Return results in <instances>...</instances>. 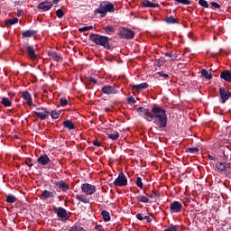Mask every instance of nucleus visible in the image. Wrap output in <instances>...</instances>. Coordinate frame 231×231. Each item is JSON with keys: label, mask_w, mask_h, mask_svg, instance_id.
Returning a JSON list of instances; mask_svg holds the SVG:
<instances>
[{"label": "nucleus", "mask_w": 231, "mask_h": 231, "mask_svg": "<svg viewBox=\"0 0 231 231\" xmlns=\"http://www.w3.org/2000/svg\"><path fill=\"white\" fill-rule=\"evenodd\" d=\"M127 102L130 104V106H134V104H136V100L133 97H127Z\"/></svg>", "instance_id": "nucleus-47"}, {"label": "nucleus", "mask_w": 231, "mask_h": 231, "mask_svg": "<svg viewBox=\"0 0 231 231\" xmlns=\"http://www.w3.org/2000/svg\"><path fill=\"white\" fill-rule=\"evenodd\" d=\"M37 34V31L35 30H27L23 31L22 33V37L28 38V37H33V35Z\"/></svg>", "instance_id": "nucleus-23"}, {"label": "nucleus", "mask_w": 231, "mask_h": 231, "mask_svg": "<svg viewBox=\"0 0 231 231\" xmlns=\"http://www.w3.org/2000/svg\"><path fill=\"white\" fill-rule=\"evenodd\" d=\"M139 116L146 120V122H152L159 129H165L167 127V111L162 106L154 105L151 110L143 106L137 108Z\"/></svg>", "instance_id": "nucleus-1"}, {"label": "nucleus", "mask_w": 231, "mask_h": 231, "mask_svg": "<svg viewBox=\"0 0 231 231\" xmlns=\"http://www.w3.org/2000/svg\"><path fill=\"white\" fill-rule=\"evenodd\" d=\"M51 110L46 107H38L32 112V116H38L40 120H46L50 116Z\"/></svg>", "instance_id": "nucleus-5"}, {"label": "nucleus", "mask_w": 231, "mask_h": 231, "mask_svg": "<svg viewBox=\"0 0 231 231\" xmlns=\"http://www.w3.org/2000/svg\"><path fill=\"white\" fill-rule=\"evenodd\" d=\"M81 190L87 196H93V194H95V192H97V187H95V185H93V184L83 183L81 185Z\"/></svg>", "instance_id": "nucleus-7"}, {"label": "nucleus", "mask_w": 231, "mask_h": 231, "mask_svg": "<svg viewBox=\"0 0 231 231\" xmlns=\"http://www.w3.org/2000/svg\"><path fill=\"white\" fill-rule=\"evenodd\" d=\"M219 95L222 104H226V101L231 98V92L227 88L221 87L219 88Z\"/></svg>", "instance_id": "nucleus-8"}, {"label": "nucleus", "mask_w": 231, "mask_h": 231, "mask_svg": "<svg viewBox=\"0 0 231 231\" xmlns=\"http://www.w3.org/2000/svg\"><path fill=\"white\" fill-rule=\"evenodd\" d=\"M101 216L103 217V220L105 223H107L108 221H111V216L109 215V212L107 210H103L101 212Z\"/></svg>", "instance_id": "nucleus-28"}, {"label": "nucleus", "mask_w": 231, "mask_h": 231, "mask_svg": "<svg viewBox=\"0 0 231 231\" xmlns=\"http://www.w3.org/2000/svg\"><path fill=\"white\" fill-rule=\"evenodd\" d=\"M18 23V18L8 19L5 21V26L8 28L9 26H14V24H17Z\"/></svg>", "instance_id": "nucleus-27"}, {"label": "nucleus", "mask_w": 231, "mask_h": 231, "mask_svg": "<svg viewBox=\"0 0 231 231\" xmlns=\"http://www.w3.org/2000/svg\"><path fill=\"white\" fill-rule=\"evenodd\" d=\"M89 30H93V25H89V26H87V27H81V28L79 29V32H88Z\"/></svg>", "instance_id": "nucleus-42"}, {"label": "nucleus", "mask_w": 231, "mask_h": 231, "mask_svg": "<svg viewBox=\"0 0 231 231\" xmlns=\"http://www.w3.org/2000/svg\"><path fill=\"white\" fill-rule=\"evenodd\" d=\"M143 193L145 194V189H143Z\"/></svg>", "instance_id": "nucleus-60"}, {"label": "nucleus", "mask_w": 231, "mask_h": 231, "mask_svg": "<svg viewBox=\"0 0 231 231\" xmlns=\"http://www.w3.org/2000/svg\"><path fill=\"white\" fill-rule=\"evenodd\" d=\"M53 211L55 214H57V217L60 219H64L65 221L68 220V211L64 208H54Z\"/></svg>", "instance_id": "nucleus-12"}, {"label": "nucleus", "mask_w": 231, "mask_h": 231, "mask_svg": "<svg viewBox=\"0 0 231 231\" xmlns=\"http://www.w3.org/2000/svg\"><path fill=\"white\" fill-rule=\"evenodd\" d=\"M89 39L97 46H102L105 50H113L112 39L102 34L91 33Z\"/></svg>", "instance_id": "nucleus-2"}, {"label": "nucleus", "mask_w": 231, "mask_h": 231, "mask_svg": "<svg viewBox=\"0 0 231 231\" xmlns=\"http://www.w3.org/2000/svg\"><path fill=\"white\" fill-rule=\"evenodd\" d=\"M104 31L106 33H107V35H111V33H115V27L107 25L104 27Z\"/></svg>", "instance_id": "nucleus-35"}, {"label": "nucleus", "mask_w": 231, "mask_h": 231, "mask_svg": "<svg viewBox=\"0 0 231 231\" xmlns=\"http://www.w3.org/2000/svg\"><path fill=\"white\" fill-rule=\"evenodd\" d=\"M160 192L156 191V190H152V194H150L148 196V198H150V199H158V198H160Z\"/></svg>", "instance_id": "nucleus-36"}, {"label": "nucleus", "mask_w": 231, "mask_h": 231, "mask_svg": "<svg viewBox=\"0 0 231 231\" xmlns=\"http://www.w3.org/2000/svg\"><path fill=\"white\" fill-rule=\"evenodd\" d=\"M38 10H41L42 12H49V10H51V8H53V3L45 0L42 3H40L37 5Z\"/></svg>", "instance_id": "nucleus-10"}, {"label": "nucleus", "mask_w": 231, "mask_h": 231, "mask_svg": "<svg viewBox=\"0 0 231 231\" xmlns=\"http://www.w3.org/2000/svg\"><path fill=\"white\" fill-rule=\"evenodd\" d=\"M50 115L53 120H57V118H59V116H60V113H59L57 111H51Z\"/></svg>", "instance_id": "nucleus-38"}, {"label": "nucleus", "mask_w": 231, "mask_h": 231, "mask_svg": "<svg viewBox=\"0 0 231 231\" xmlns=\"http://www.w3.org/2000/svg\"><path fill=\"white\" fill-rule=\"evenodd\" d=\"M2 104L5 107H10L12 106V101L8 97H3Z\"/></svg>", "instance_id": "nucleus-33"}, {"label": "nucleus", "mask_w": 231, "mask_h": 231, "mask_svg": "<svg viewBox=\"0 0 231 231\" xmlns=\"http://www.w3.org/2000/svg\"><path fill=\"white\" fill-rule=\"evenodd\" d=\"M180 230V226L179 225H170L168 228L165 231H178Z\"/></svg>", "instance_id": "nucleus-37"}, {"label": "nucleus", "mask_w": 231, "mask_h": 231, "mask_svg": "<svg viewBox=\"0 0 231 231\" xmlns=\"http://www.w3.org/2000/svg\"><path fill=\"white\" fill-rule=\"evenodd\" d=\"M158 75H159L160 77H163V79H169V74H165V73H163L162 71L158 72Z\"/></svg>", "instance_id": "nucleus-51"}, {"label": "nucleus", "mask_w": 231, "mask_h": 231, "mask_svg": "<svg viewBox=\"0 0 231 231\" xmlns=\"http://www.w3.org/2000/svg\"><path fill=\"white\" fill-rule=\"evenodd\" d=\"M136 219H138L139 221H143V215H142V213H137L135 215Z\"/></svg>", "instance_id": "nucleus-50"}, {"label": "nucleus", "mask_w": 231, "mask_h": 231, "mask_svg": "<svg viewBox=\"0 0 231 231\" xmlns=\"http://www.w3.org/2000/svg\"><path fill=\"white\" fill-rule=\"evenodd\" d=\"M199 5L203 8H208V2L207 0H199Z\"/></svg>", "instance_id": "nucleus-41"}, {"label": "nucleus", "mask_w": 231, "mask_h": 231, "mask_svg": "<svg viewBox=\"0 0 231 231\" xmlns=\"http://www.w3.org/2000/svg\"><path fill=\"white\" fill-rule=\"evenodd\" d=\"M211 8H217V10H219V8H221V5H219L217 2H211Z\"/></svg>", "instance_id": "nucleus-46"}, {"label": "nucleus", "mask_w": 231, "mask_h": 231, "mask_svg": "<svg viewBox=\"0 0 231 231\" xmlns=\"http://www.w3.org/2000/svg\"><path fill=\"white\" fill-rule=\"evenodd\" d=\"M51 162L50 160V157H48L47 154H43V155H41L38 159H37V162L40 164V165H48V163Z\"/></svg>", "instance_id": "nucleus-20"}, {"label": "nucleus", "mask_w": 231, "mask_h": 231, "mask_svg": "<svg viewBox=\"0 0 231 231\" xmlns=\"http://www.w3.org/2000/svg\"><path fill=\"white\" fill-rule=\"evenodd\" d=\"M89 82H93V84H97L98 80L95 79V78H88Z\"/></svg>", "instance_id": "nucleus-52"}, {"label": "nucleus", "mask_w": 231, "mask_h": 231, "mask_svg": "<svg viewBox=\"0 0 231 231\" xmlns=\"http://www.w3.org/2000/svg\"><path fill=\"white\" fill-rule=\"evenodd\" d=\"M53 185L58 187L62 192H68V190H69V185L66 184V181L64 180L54 181Z\"/></svg>", "instance_id": "nucleus-15"}, {"label": "nucleus", "mask_w": 231, "mask_h": 231, "mask_svg": "<svg viewBox=\"0 0 231 231\" xmlns=\"http://www.w3.org/2000/svg\"><path fill=\"white\" fill-rule=\"evenodd\" d=\"M43 93H48V90H44Z\"/></svg>", "instance_id": "nucleus-59"}, {"label": "nucleus", "mask_w": 231, "mask_h": 231, "mask_svg": "<svg viewBox=\"0 0 231 231\" xmlns=\"http://www.w3.org/2000/svg\"><path fill=\"white\" fill-rule=\"evenodd\" d=\"M113 185H115V187H126V185H127V177L125 176V174L121 171L118 174V177L113 182Z\"/></svg>", "instance_id": "nucleus-6"}, {"label": "nucleus", "mask_w": 231, "mask_h": 231, "mask_svg": "<svg viewBox=\"0 0 231 231\" xmlns=\"http://www.w3.org/2000/svg\"><path fill=\"white\" fill-rule=\"evenodd\" d=\"M110 131H111V128H108L106 131V136H107V138H109V140L116 141V140H118V138H120V134L118 132L114 131L111 134Z\"/></svg>", "instance_id": "nucleus-19"}, {"label": "nucleus", "mask_w": 231, "mask_h": 231, "mask_svg": "<svg viewBox=\"0 0 231 231\" xmlns=\"http://www.w3.org/2000/svg\"><path fill=\"white\" fill-rule=\"evenodd\" d=\"M183 206L180 201H173L170 204V211L173 214H178V212H181Z\"/></svg>", "instance_id": "nucleus-14"}, {"label": "nucleus", "mask_w": 231, "mask_h": 231, "mask_svg": "<svg viewBox=\"0 0 231 231\" xmlns=\"http://www.w3.org/2000/svg\"><path fill=\"white\" fill-rule=\"evenodd\" d=\"M185 152H189L190 154H196L199 152V148L198 147H189L185 149Z\"/></svg>", "instance_id": "nucleus-31"}, {"label": "nucleus", "mask_w": 231, "mask_h": 231, "mask_svg": "<svg viewBox=\"0 0 231 231\" xmlns=\"http://www.w3.org/2000/svg\"><path fill=\"white\" fill-rule=\"evenodd\" d=\"M105 111H106V113H108V111H110V108H109V107H106V108H105Z\"/></svg>", "instance_id": "nucleus-58"}, {"label": "nucleus", "mask_w": 231, "mask_h": 231, "mask_svg": "<svg viewBox=\"0 0 231 231\" xmlns=\"http://www.w3.org/2000/svg\"><path fill=\"white\" fill-rule=\"evenodd\" d=\"M200 73L203 78L207 79V80H212V73H208V70L206 69H202Z\"/></svg>", "instance_id": "nucleus-26"}, {"label": "nucleus", "mask_w": 231, "mask_h": 231, "mask_svg": "<svg viewBox=\"0 0 231 231\" xmlns=\"http://www.w3.org/2000/svg\"><path fill=\"white\" fill-rule=\"evenodd\" d=\"M226 162H219V164L217 165V169L218 171H221L222 172L226 171Z\"/></svg>", "instance_id": "nucleus-39"}, {"label": "nucleus", "mask_w": 231, "mask_h": 231, "mask_svg": "<svg viewBox=\"0 0 231 231\" xmlns=\"http://www.w3.org/2000/svg\"><path fill=\"white\" fill-rule=\"evenodd\" d=\"M165 57H169V59H172L174 55L172 54V52H165Z\"/></svg>", "instance_id": "nucleus-53"}, {"label": "nucleus", "mask_w": 231, "mask_h": 231, "mask_svg": "<svg viewBox=\"0 0 231 231\" xmlns=\"http://www.w3.org/2000/svg\"><path fill=\"white\" fill-rule=\"evenodd\" d=\"M115 5L108 1H103L100 3L99 7L95 10V14H101V15H106L107 13L114 14Z\"/></svg>", "instance_id": "nucleus-3"}, {"label": "nucleus", "mask_w": 231, "mask_h": 231, "mask_svg": "<svg viewBox=\"0 0 231 231\" xmlns=\"http://www.w3.org/2000/svg\"><path fill=\"white\" fill-rule=\"evenodd\" d=\"M143 219H146L147 223H152V214L150 216H144Z\"/></svg>", "instance_id": "nucleus-49"}, {"label": "nucleus", "mask_w": 231, "mask_h": 231, "mask_svg": "<svg viewBox=\"0 0 231 231\" xmlns=\"http://www.w3.org/2000/svg\"><path fill=\"white\" fill-rule=\"evenodd\" d=\"M25 165H27V167H33V162H32V158H27L24 161Z\"/></svg>", "instance_id": "nucleus-45"}, {"label": "nucleus", "mask_w": 231, "mask_h": 231, "mask_svg": "<svg viewBox=\"0 0 231 231\" xmlns=\"http://www.w3.org/2000/svg\"><path fill=\"white\" fill-rule=\"evenodd\" d=\"M220 152H222V154H223L224 161L226 162V160H228V153H226L225 149H221Z\"/></svg>", "instance_id": "nucleus-48"}, {"label": "nucleus", "mask_w": 231, "mask_h": 231, "mask_svg": "<svg viewBox=\"0 0 231 231\" xmlns=\"http://www.w3.org/2000/svg\"><path fill=\"white\" fill-rule=\"evenodd\" d=\"M132 88V91H142V89H147L149 88V84L147 82H143L138 85H130Z\"/></svg>", "instance_id": "nucleus-18"}, {"label": "nucleus", "mask_w": 231, "mask_h": 231, "mask_svg": "<svg viewBox=\"0 0 231 231\" xmlns=\"http://www.w3.org/2000/svg\"><path fill=\"white\" fill-rule=\"evenodd\" d=\"M23 98L26 101V105L30 106V107H35V105L33 104V101L32 100V94L28 91L23 92Z\"/></svg>", "instance_id": "nucleus-16"}, {"label": "nucleus", "mask_w": 231, "mask_h": 231, "mask_svg": "<svg viewBox=\"0 0 231 231\" xmlns=\"http://www.w3.org/2000/svg\"><path fill=\"white\" fill-rule=\"evenodd\" d=\"M55 196H57V191H55V189H51L50 190L44 189L40 198L43 201H46V199H48L49 198H55Z\"/></svg>", "instance_id": "nucleus-11"}, {"label": "nucleus", "mask_w": 231, "mask_h": 231, "mask_svg": "<svg viewBox=\"0 0 231 231\" xmlns=\"http://www.w3.org/2000/svg\"><path fill=\"white\" fill-rule=\"evenodd\" d=\"M135 183L137 187H139V189H143V182H142V177H137Z\"/></svg>", "instance_id": "nucleus-40"}, {"label": "nucleus", "mask_w": 231, "mask_h": 231, "mask_svg": "<svg viewBox=\"0 0 231 231\" xmlns=\"http://www.w3.org/2000/svg\"><path fill=\"white\" fill-rule=\"evenodd\" d=\"M104 95H116L118 94V90L116 86L106 85L104 86L101 89Z\"/></svg>", "instance_id": "nucleus-13"}, {"label": "nucleus", "mask_w": 231, "mask_h": 231, "mask_svg": "<svg viewBox=\"0 0 231 231\" xmlns=\"http://www.w3.org/2000/svg\"><path fill=\"white\" fill-rule=\"evenodd\" d=\"M21 51H23V53H26L30 60L35 61L37 60V59H39V56L37 55V52L35 51V48H33V45L25 43L22 45Z\"/></svg>", "instance_id": "nucleus-4"}, {"label": "nucleus", "mask_w": 231, "mask_h": 231, "mask_svg": "<svg viewBox=\"0 0 231 231\" xmlns=\"http://www.w3.org/2000/svg\"><path fill=\"white\" fill-rule=\"evenodd\" d=\"M69 231H86V229H84L80 225L75 224L69 228Z\"/></svg>", "instance_id": "nucleus-32"}, {"label": "nucleus", "mask_w": 231, "mask_h": 231, "mask_svg": "<svg viewBox=\"0 0 231 231\" xmlns=\"http://www.w3.org/2000/svg\"><path fill=\"white\" fill-rule=\"evenodd\" d=\"M136 201H140V203H149V194H146L145 196L139 195L135 197Z\"/></svg>", "instance_id": "nucleus-25"}, {"label": "nucleus", "mask_w": 231, "mask_h": 231, "mask_svg": "<svg viewBox=\"0 0 231 231\" xmlns=\"http://www.w3.org/2000/svg\"><path fill=\"white\" fill-rule=\"evenodd\" d=\"M6 203H15V201H17V197L12 194H9L6 196V199H5Z\"/></svg>", "instance_id": "nucleus-29"}, {"label": "nucleus", "mask_w": 231, "mask_h": 231, "mask_svg": "<svg viewBox=\"0 0 231 231\" xmlns=\"http://www.w3.org/2000/svg\"><path fill=\"white\" fill-rule=\"evenodd\" d=\"M95 228L96 230L102 231V226H97Z\"/></svg>", "instance_id": "nucleus-57"}, {"label": "nucleus", "mask_w": 231, "mask_h": 231, "mask_svg": "<svg viewBox=\"0 0 231 231\" xmlns=\"http://www.w3.org/2000/svg\"><path fill=\"white\" fill-rule=\"evenodd\" d=\"M75 198L79 201H81V203H85V205L89 203V199L84 197L83 195H76Z\"/></svg>", "instance_id": "nucleus-30"}, {"label": "nucleus", "mask_w": 231, "mask_h": 231, "mask_svg": "<svg viewBox=\"0 0 231 231\" xmlns=\"http://www.w3.org/2000/svg\"><path fill=\"white\" fill-rule=\"evenodd\" d=\"M208 160H213L214 162H216V160H217V158H216L214 155H210V154L208 155Z\"/></svg>", "instance_id": "nucleus-54"}, {"label": "nucleus", "mask_w": 231, "mask_h": 231, "mask_svg": "<svg viewBox=\"0 0 231 231\" xmlns=\"http://www.w3.org/2000/svg\"><path fill=\"white\" fill-rule=\"evenodd\" d=\"M49 57H51L52 60H55V62H62V56L57 54V52H50Z\"/></svg>", "instance_id": "nucleus-24"}, {"label": "nucleus", "mask_w": 231, "mask_h": 231, "mask_svg": "<svg viewBox=\"0 0 231 231\" xmlns=\"http://www.w3.org/2000/svg\"><path fill=\"white\" fill-rule=\"evenodd\" d=\"M56 15L59 19H62V16L64 15V11H62V9H58L56 11Z\"/></svg>", "instance_id": "nucleus-43"}, {"label": "nucleus", "mask_w": 231, "mask_h": 231, "mask_svg": "<svg viewBox=\"0 0 231 231\" xmlns=\"http://www.w3.org/2000/svg\"><path fill=\"white\" fill-rule=\"evenodd\" d=\"M63 127H65V129H68L69 131H73V129H75V123H73V121L67 119L62 123Z\"/></svg>", "instance_id": "nucleus-21"}, {"label": "nucleus", "mask_w": 231, "mask_h": 231, "mask_svg": "<svg viewBox=\"0 0 231 231\" xmlns=\"http://www.w3.org/2000/svg\"><path fill=\"white\" fill-rule=\"evenodd\" d=\"M60 104L61 107H64V106H68V99L64 97L60 98Z\"/></svg>", "instance_id": "nucleus-44"}, {"label": "nucleus", "mask_w": 231, "mask_h": 231, "mask_svg": "<svg viewBox=\"0 0 231 231\" xmlns=\"http://www.w3.org/2000/svg\"><path fill=\"white\" fill-rule=\"evenodd\" d=\"M119 36L121 39H134V31L127 28H122L119 31Z\"/></svg>", "instance_id": "nucleus-9"}, {"label": "nucleus", "mask_w": 231, "mask_h": 231, "mask_svg": "<svg viewBox=\"0 0 231 231\" xmlns=\"http://www.w3.org/2000/svg\"><path fill=\"white\" fill-rule=\"evenodd\" d=\"M220 79H222L226 82H231V71L230 70L222 71L220 74Z\"/></svg>", "instance_id": "nucleus-22"}, {"label": "nucleus", "mask_w": 231, "mask_h": 231, "mask_svg": "<svg viewBox=\"0 0 231 231\" xmlns=\"http://www.w3.org/2000/svg\"><path fill=\"white\" fill-rule=\"evenodd\" d=\"M166 23L168 24H178V20L174 16H169L166 18Z\"/></svg>", "instance_id": "nucleus-34"}, {"label": "nucleus", "mask_w": 231, "mask_h": 231, "mask_svg": "<svg viewBox=\"0 0 231 231\" xmlns=\"http://www.w3.org/2000/svg\"><path fill=\"white\" fill-rule=\"evenodd\" d=\"M141 6H143V8H160V4H154L149 0H143Z\"/></svg>", "instance_id": "nucleus-17"}, {"label": "nucleus", "mask_w": 231, "mask_h": 231, "mask_svg": "<svg viewBox=\"0 0 231 231\" xmlns=\"http://www.w3.org/2000/svg\"><path fill=\"white\" fill-rule=\"evenodd\" d=\"M93 145H95V147H100L101 143L98 141H94Z\"/></svg>", "instance_id": "nucleus-55"}, {"label": "nucleus", "mask_w": 231, "mask_h": 231, "mask_svg": "<svg viewBox=\"0 0 231 231\" xmlns=\"http://www.w3.org/2000/svg\"><path fill=\"white\" fill-rule=\"evenodd\" d=\"M51 3H52V5H59V3H60V0H53Z\"/></svg>", "instance_id": "nucleus-56"}]
</instances>
